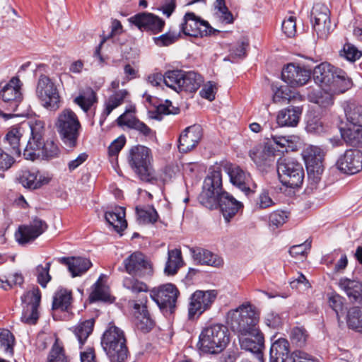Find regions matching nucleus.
<instances>
[{"mask_svg": "<svg viewBox=\"0 0 362 362\" xmlns=\"http://www.w3.org/2000/svg\"><path fill=\"white\" fill-rule=\"evenodd\" d=\"M313 75L315 82L321 88L315 96V103L323 107L333 104L334 95L343 93L351 87V81L346 73L327 62L315 66Z\"/></svg>", "mask_w": 362, "mask_h": 362, "instance_id": "f257e3e1", "label": "nucleus"}, {"mask_svg": "<svg viewBox=\"0 0 362 362\" xmlns=\"http://www.w3.org/2000/svg\"><path fill=\"white\" fill-rule=\"evenodd\" d=\"M55 127L66 148L73 149L77 146L82 126L73 110L69 108L63 110L57 116Z\"/></svg>", "mask_w": 362, "mask_h": 362, "instance_id": "f03ea898", "label": "nucleus"}, {"mask_svg": "<svg viewBox=\"0 0 362 362\" xmlns=\"http://www.w3.org/2000/svg\"><path fill=\"white\" fill-rule=\"evenodd\" d=\"M230 341L228 328L221 324H214L203 329L199 337L200 349L211 354L222 352Z\"/></svg>", "mask_w": 362, "mask_h": 362, "instance_id": "7ed1b4c3", "label": "nucleus"}, {"mask_svg": "<svg viewBox=\"0 0 362 362\" xmlns=\"http://www.w3.org/2000/svg\"><path fill=\"white\" fill-rule=\"evenodd\" d=\"M102 346L111 361L122 362L127 357V347L124 332L119 327L110 325L103 334Z\"/></svg>", "mask_w": 362, "mask_h": 362, "instance_id": "20e7f679", "label": "nucleus"}, {"mask_svg": "<svg viewBox=\"0 0 362 362\" xmlns=\"http://www.w3.org/2000/svg\"><path fill=\"white\" fill-rule=\"evenodd\" d=\"M130 166L141 180L151 182L156 180L154 170L151 165V150L144 146L133 147L128 156Z\"/></svg>", "mask_w": 362, "mask_h": 362, "instance_id": "39448f33", "label": "nucleus"}, {"mask_svg": "<svg viewBox=\"0 0 362 362\" xmlns=\"http://www.w3.org/2000/svg\"><path fill=\"white\" fill-rule=\"evenodd\" d=\"M230 325L238 334H246L259 329V317L250 305H243L230 314Z\"/></svg>", "mask_w": 362, "mask_h": 362, "instance_id": "423d86ee", "label": "nucleus"}, {"mask_svg": "<svg viewBox=\"0 0 362 362\" xmlns=\"http://www.w3.org/2000/svg\"><path fill=\"white\" fill-rule=\"evenodd\" d=\"M226 192L222 188L221 171L213 170L204 179L199 200L202 205L209 209H217L218 199Z\"/></svg>", "mask_w": 362, "mask_h": 362, "instance_id": "0eeeda50", "label": "nucleus"}, {"mask_svg": "<svg viewBox=\"0 0 362 362\" xmlns=\"http://www.w3.org/2000/svg\"><path fill=\"white\" fill-rule=\"evenodd\" d=\"M276 170L280 182L291 188L300 187L304 179L302 165L291 158H280L276 162Z\"/></svg>", "mask_w": 362, "mask_h": 362, "instance_id": "6e6552de", "label": "nucleus"}, {"mask_svg": "<svg viewBox=\"0 0 362 362\" xmlns=\"http://www.w3.org/2000/svg\"><path fill=\"white\" fill-rule=\"evenodd\" d=\"M36 97L41 105L49 111L55 112L61 106V97L55 83L47 76H40L36 89Z\"/></svg>", "mask_w": 362, "mask_h": 362, "instance_id": "1a4fd4ad", "label": "nucleus"}, {"mask_svg": "<svg viewBox=\"0 0 362 362\" xmlns=\"http://www.w3.org/2000/svg\"><path fill=\"white\" fill-rule=\"evenodd\" d=\"M179 296L178 288L173 284L160 285L151 291V297L159 308L170 314L175 311Z\"/></svg>", "mask_w": 362, "mask_h": 362, "instance_id": "9d476101", "label": "nucleus"}, {"mask_svg": "<svg viewBox=\"0 0 362 362\" xmlns=\"http://www.w3.org/2000/svg\"><path fill=\"white\" fill-rule=\"evenodd\" d=\"M29 127L31 136L24 148L23 156L25 159L34 160L40 156V150L45 143V123L41 120L31 121Z\"/></svg>", "mask_w": 362, "mask_h": 362, "instance_id": "9b49d317", "label": "nucleus"}, {"mask_svg": "<svg viewBox=\"0 0 362 362\" xmlns=\"http://www.w3.org/2000/svg\"><path fill=\"white\" fill-rule=\"evenodd\" d=\"M29 127L31 136L24 148L23 156L25 159L34 160L40 156V150L45 143V123L41 120L31 121Z\"/></svg>", "mask_w": 362, "mask_h": 362, "instance_id": "f8f14e48", "label": "nucleus"}, {"mask_svg": "<svg viewBox=\"0 0 362 362\" xmlns=\"http://www.w3.org/2000/svg\"><path fill=\"white\" fill-rule=\"evenodd\" d=\"M217 296L215 290L201 291L194 292L188 305V318H198L203 313L209 310Z\"/></svg>", "mask_w": 362, "mask_h": 362, "instance_id": "ddd939ff", "label": "nucleus"}, {"mask_svg": "<svg viewBox=\"0 0 362 362\" xmlns=\"http://www.w3.org/2000/svg\"><path fill=\"white\" fill-rule=\"evenodd\" d=\"M180 31L185 35L192 37H203L215 35L219 30L213 28L207 21L201 20L194 13H187L180 25Z\"/></svg>", "mask_w": 362, "mask_h": 362, "instance_id": "4468645a", "label": "nucleus"}, {"mask_svg": "<svg viewBox=\"0 0 362 362\" xmlns=\"http://www.w3.org/2000/svg\"><path fill=\"white\" fill-rule=\"evenodd\" d=\"M302 156L306 165L309 179H313L314 182L317 183L324 171L323 151L318 146H309L303 151Z\"/></svg>", "mask_w": 362, "mask_h": 362, "instance_id": "2eb2a0df", "label": "nucleus"}, {"mask_svg": "<svg viewBox=\"0 0 362 362\" xmlns=\"http://www.w3.org/2000/svg\"><path fill=\"white\" fill-rule=\"evenodd\" d=\"M311 22L317 38L326 40L332 30L329 8L324 4H315L311 13Z\"/></svg>", "mask_w": 362, "mask_h": 362, "instance_id": "dca6fc26", "label": "nucleus"}, {"mask_svg": "<svg viewBox=\"0 0 362 362\" xmlns=\"http://www.w3.org/2000/svg\"><path fill=\"white\" fill-rule=\"evenodd\" d=\"M21 300L25 307L21 316V320L28 325H35L38 318V307L41 300V293L37 287H33L25 292L21 297Z\"/></svg>", "mask_w": 362, "mask_h": 362, "instance_id": "f3484780", "label": "nucleus"}, {"mask_svg": "<svg viewBox=\"0 0 362 362\" xmlns=\"http://www.w3.org/2000/svg\"><path fill=\"white\" fill-rule=\"evenodd\" d=\"M22 82L18 77H13L0 91L5 108L16 112L23 100Z\"/></svg>", "mask_w": 362, "mask_h": 362, "instance_id": "a211bd4d", "label": "nucleus"}, {"mask_svg": "<svg viewBox=\"0 0 362 362\" xmlns=\"http://www.w3.org/2000/svg\"><path fill=\"white\" fill-rule=\"evenodd\" d=\"M276 148L272 142L254 146L249 153L250 158L261 171H267L274 163Z\"/></svg>", "mask_w": 362, "mask_h": 362, "instance_id": "6ab92c4d", "label": "nucleus"}, {"mask_svg": "<svg viewBox=\"0 0 362 362\" xmlns=\"http://www.w3.org/2000/svg\"><path fill=\"white\" fill-rule=\"evenodd\" d=\"M129 21L141 31H146L151 34L161 32L165 24V21L158 16L145 12L134 15Z\"/></svg>", "mask_w": 362, "mask_h": 362, "instance_id": "aec40b11", "label": "nucleus"}, {"mask_svg": "<svg viewBox=\"0 0 362 362\" xmlns=\"http://www.w3.org/2000/svg\"><path fill=\"white\" fill-rule=\"evenodd\" d=\"M124 266L127 273L133 276L144 277L152 273L151 264L144 254L136 252L124 260Z\"/></svg>", "mask_w": 362, "mask_h": 362, "instance_id": "412c9836", "label": "nucleus"}, {"mask_svg": "<svg viewBox=\"0 0 362 362\" xmlns=\"http://www.w3.org/2000/svg\"><path fill=\"white\" fill-rule=\"evenodd\" d=\"M337 168L342 173L353 175L362 170V152L357 149L346 150L337 162Z\"/></svg>", "mask_w": 362, "mask_h": 362, "instance_id": "4be33fe9", "label": "nucleus"}, {"mask_svg": "<svg viewBox=\"0 0 362 362\" xmlns=\"http://www.w3.org/2000/svg\"><path fill=\"white\" fill-rule=\"evenodd\" d=\"M47 228L45 221L35 218L29 224L19 226L16 233V240L21 244L27 243L36 239L46 230Z\"/></svg>", "mask_w": 362, "mask_h": 362, "instance_id": "5701e85b", "label": "nucleus"}, {"mask_svg": "<svg viewBox=\"0 0 362 362\" xmlns=\"http://www.w3.org/2000/svg\"><path fill=\"white\" fill-rule=\"evenodd\" d=\"M310 70L294 64H288L281 72L282 79L291 86L305 85L310 78Z\"/></svg>", "mask_w": 362, "mask_h": 362, "instance_id": "b1692460", "label": "nucleus"}, {"mask_svg": "<svg viewBox=\"0 0 362 362\" xmlns=\"http://www.w3.org/2000/svg\"><path fill=\"white\" fill-rule=\"evenodd\" d=\"M146 295H142L139 302L134 303V323L136 328L143 332H148L154 327V321L147 310L146 303Z\"/></svg>", "mask_w": 362, "mask_h": 362, "instance_id": "393cba45", "label": "nucleus"}, {"mask_svg": "<svg viewBox=\"0 0 362 362\" xmlns=\"http://www.w3.org/2000/svg\"><path fill=\"white\" fill-rule=\"evenodd\" d=\"M238 339L241 349L256 354L259 358L262 357L264 339L259 329L246 334H238Z\"/></svg>", "mask_w": 362, "mask_h": 362, "instance_id": "a878e982", "label": "nucleus"}, {"mask_svg": "<svg viewBox=\"0 0 362 362\" xmlns=\"http://www.w3.org/2000/svg\"><path fill=\"white\" fill-rule=\"evenodd\" d=\"M202 136V128L199 125L189 127L185 129L179 138V151L187 153L192 150L199 142Z\"/></svg>", "mask_w": 362, "mask_h": 362, "instance_id": "bb28decb", "label": "nucleus"}, {"mask_svg": "<svg viewBox=\"0 0 362 362\" xmlns=\"http://www.w3.org/2000/svg\"><path fill=\"white\" fill-rule=\"evenodd\" d=\"M243 205L240 202L236 200L227 192L222 194L218 199V207L223 214L226 222H229L234 217Z\"/></svg>", "mask_w": 362, "mask_h": 362, "instance_id": "cd10ccee", "label": "nucleus"}, {"mask_svg": "<svg viewBox=\"0 0 362 362\" xmlns=\"http://www.w3.org/2000/svg\"><path fill=\"white\" fill-rule=\"evenodd\" d=\"M339 286L349 300L362 308V283L358 281L343 278L339 280Z\"/></svg>", "mask_w": 362, "mask_h": 362, "instance_id": "c85d7f7f", "label": "nucleus"}, {"mask_svg": "<svg viewBox=\"0 0 362 362\" xmlns=\"http://www.w3.org/2000/svg\"><path fill=\"white\" fill-rule=\"evenodd\" d=\"M59 262L67 266L73 277L82 275L92 265L88 259L81 257H61Z\"/></svg>", "mask_w": 362, "mask_h": 362, "instance_id": "c756f323", "label": "nucleus"}, {"mask_svg": "<svg viewBox=\"0 0 362 362\" xmlns=\"http://www.w3.org/2000/svg\"><path fill=\"white\" fill-rule=\"evenodd\" d=\"M189 251L193 259L200 264L219 267L223 264V259L208 250L202 247H190Z\"/></svg>", "mask_w": 362, "mask_h": 362, "instance_id": "7c9ffc66", "label": "nucleus"}, {"mask_svg": "<svg viewBox=\"0 0 362 362\" xmlns=\"http://www.w3.org/2000/svg\"><path fill=\"white\" fill-rule=\"evenodd\" d=\"M301 114V107L289 106L279 112L276 121L281 127H295L298 124Z\"/></svg>", "mask_w": 362, "mask_h": 362, "instance_id": "2f4dec72", "label": "nucleus"}, {"mask_svg": "<svg viewBox=\"0 0 362 362\" xmlns=\"http://www.w3.org/2000/svg\"><path fill=\"white\" fill-rule=\"evenodd\" d=\"M128 95V91L127 90L122 89L115 92L108 98V99L105 101V109L100 117L99 124L100 126L103 124L105 120L112 112V111L124 103Z\"/></svg>", "mask_w": 362, "mask_h": 362, "instance_id": "473e14b6", "label": "nucleus"}, {"mask_svg": "<svg viewBox=\"0 0 362 362\" xmlns=\"http://www.w3.org/2000/svg\"><path fill=\"white\" fill-rule=\"evenodd\" d=\"M228 174L233 185L237 186L243 192H247L250 190V174L236 165L229 167Z\"/></svg>", "mask_w": 362, "mask_h": 362, "instance_id": "72a5a7b5", "label": "nucleus"}, {"mask_svg": "<svg viewBox=\"0 0 362 362\" xmlns=\"http://www.w3.org/2000/svg\"><path fill=\"white\" fill-rule=\"evenodd\" d=\"M127 111L121 115L117 119L119 125H125L134 129L145 136L153 137L154 132L145 123L137 118L127 115Z\"/></svg>", "mask_w": 362, "mask_h": 362, "instance_id": "f704fd0d", "label": "nucleus"}, {"mask_svg": "<svg viewBox=\"0 0 362 362\" xmlns=\"http://www.w3.org/2000/svg\"><path fill=\"white\" fill-rule=\"evenodd\" d=\"M289 353V343L279 338L272 343L269 351V362H286Z\"/></svg>", "mask_w": 362, "mask_h": 362, "instance_id": "c9c22d12", "label": "nucleus"}, {"mask_svg": "<svg viewBox=\"0 0 362 362\" xmlns=\"http://www.w3.org/2000/svg\"><path fill=\"white\" fill-rule=\"evenodd\" d=\"M184 264L182 252L175 248L168 250V258L164 267V273L168 276H173L177 273L180 267Z\"/></svg>", "mask_w": 362, "mask_h": 362, "instance_id": "e433bc0d", "label": "nucleus"}, {"mask_svg": "<svg viewBox=\"0 0 362 362\" xmlns=\"http://www.w3.org/2000/svg\"><path fill=\"white\" fill-rule=\"evenodd\" d=\"M124 217L125 211L122 207H116L113 211H107L105 214L107 222L117 232L124 230L127 226Z\"/></svg>", "mask_w": 362, "mask_h": 362, "instance_id": "4c0bfd02", "label": "nucleus"}, {"mask_svg": "<svg viewBox=\"0 0 362 362\" xmlns=\"http://www.w3.org/2000/svg\"><path fill=\"white\" fill-rule=\"evenodd\" d=\"M71 303V292L66 288H60L56 291L53 297L52 309L68 311Z\"/></svg>", "mask_w": 362, "mask_h": 362, "instance_id": "58836bf2", "label": "nucleus"}, {"mask_svg": "<svg viewBox=\"0 0 362 362\" xmlns=\"http://www.w3.org/2000/svg\"><path fill=\"white\" fill-rule=\"evenodd\" d=\"M344 140L353 146L362 147V127L349 125L346 129H341Z\"/></svg>", "mask_w": 362, "mask_h": 362, "instance_id": "ea45409f", "label": "nucleus"}, {"mask_svg": "<svg viewBox=\"0 0 362 362\" xmlns=\"http://www.w3.org/2000/svg\"><path fill=\"white\" fill-rule=\"evenodd\" d=\"M202 81V76L197 73L194 71H183L179 91L194 92L200 87Z\"/></svg>", "mask_w": 362, "mask_h": 362, "instance_id": "a19ab883", "label": "nucleus"}, {"mask_svg": "<svg viewBox=\"0 0 362 362\" xmlns=\"http://www.w3.org/2000/svg\"><path fill=\"white\" fill-rule=\"evenodd\" d=\"M93 327L94 320L89 319L79 323L74 328V333L78 341L80 348H81L89 335L92 333Z\"/></svg>", "mask_w": 362, "mask_h": 362, "instance_id": "79ce46f5", "label": "nucleus"}, {"mask_svg": "<svg viewBox=\"0 0 362 362\" xmlns=\"http://www.w3.org/2000/svg\"><path fill=\"white\" fill-rule=\"evenodd\" d=\"M136 211L137 219L139 223L141 224H153L158 221L159 217L156 210L152 206H136Z\"/></svg>", "mask_w": 362, "mask_h": 362, "instance_id": "37998d69", "label": "nucleus"}, {"mask_svg": "<svg viewBox=\"0 0 362 362\" xmlns=\"http://www.w3.org/2000/svg\"><path fill=\"white\" fill-rule=\"evenodd\" d=\"M38 171L36 170H23L19 177L20 182L25 187L37 189L41 187L42 182L38 178Z\"/></svg>", "mask_w": 362, "mask_h": 362, "instance_id": "c03bdc74", "label": "nucleus"}, {"mask_svg": "<svg viewBox=\"0 0 362 362\" xmlns=\"http://www.w3.org/2000/svg\"><path fill=\"white\" fill-rule=\"evenodd\" d=\"M344 112L349 125L362 127V106L350 103L345 107Z\"/></svg>", "mask_w": 362, "mask_h": 362, "instance_id": "a18cd8bd", "label": "nucleus"}, {"mask_svg": "<svg viewBox=\"0 0 362 362\" xmlns=\"http://www.w3.org/2000/svg\"><path fill=\"white\" fill-rule=\"evenodd\" d=\"M47 362H69L63 344L58 338H56L48 354Z\"/></svg>", "mask_w": 362, "mask_h": 362, "instance_id": "49530a36", "label": "nucleus"}, {"mask_svg": "<svg viewBox=\"0 0 362 362\" xmlns=\"http://www.w3.org/2000/svg\"><path fill=\"white\" fill-rule=\"evenodd\" d=\"M22 127L16 126L10 129L6 135V140L12 148V153L20 155V139L22 136Z\"/></svg>", "mask_w": 362, "mask_h": 362, "instance_id": "de8ad7c7", "label": "nucleus"}, {"mask_svg": "<svg viewBox=\"0 0 362 362\" xmlns=\"http://www.w3.org/2000/svg\"><path fill=\"white\" fill-rule=\"evenodd\" d=\"M347 325L356 332L362 333V310L360 307H353L349 310Z\"/></svg>", "mask_w": 362, "mask_h": 362, "instance_id": "09e8293b", "label": "nucleus"}, {"mask_svg": "<svg viewBox=\"0 0 362 362\" xmlns=\"http://www.w3.org/2000/svg\"><path fill=\"white\" fill-rule=\"evenodd\" d=\"M96 100L97 98L95 92L90 88L87 92L81 93L75 98L74 102L85 112H87Z\"/></svg>", "mask_w": 362, "mask_h": 362, "instance_id": "8fccbe9b", "label": "nucleus"}, {"mask_svg": "<svg viewBox=\"0 0 362 362\" xmlns=\"http://www.w3.org/2000/svg\"><path fill=\"white\" fill-rule=\"evenodd\" d=\"M182 76L183 71L182 70L168 71L163 75V82L167 86L179 92Z\"/></svg>", "mask_w": 362, "mask_h": 362, "instance_id": "3c124183", "label": "nucleus"}, {"mask_svg": "<svg viewBox=\"0 0 362 362\" xmlns=\"http://www.w3.org/2000/svg\"><path fill=\"white\" fill-rule=\"evenodd\" d=\"M296 139L294 136H272V139L267 142H272L276 151H284L288 148H292Z\"/></svg>", "mask_w": 362, "mask_h": 362, "instance_id": "603ef678", "label": "nucleus"}, {"mask_svg": "<svg viewBox=\"0 0 362 362\" xmlns=\"http://www.w3.org/2000/svg\"><path fill=\"white\" fill-rule=\"evenodd\" d=\"M14 337L8 329H0V349L11 355L13 352Z\"/></svg>", "mask_w": 362, "mask_h": 362, "instance_id": "864d4df0", "label": "nucleus"}, {"mask_svg": "<svg viewBox=\"0 0 362 362\" xmlns=\"http://www.w3.org/2000/svg\"><path fill=\"white\" fill-rule=\"evenodd\" d=\"M123 286L134 293H146L148 291V286L146 284L134 279L133 276L124 278Z\"/></svg>", "mask_w": 362, "mask_h": 362, "instance_id": "5fc2aeb1", "label": "nucleus"}, {"mask_svg": "<svg viewBox=\"0 0 362 362\" xmlns=\"http://www.w3.org/2000/svg\"><path fill=\"white\" fill-rule=\"evenodd\" d=\"M180 37V32L169 31L158 37H153L155 44L159 47L169 46Z\"/></svg>", "mask_w": 362, "mask_h": 362, "instance_id": "6e6d98bb", "label": "nucleus"}, {"mask_svg": "<svg viewBox=\"0 0 362 362\" xmlns=\"http://www.w3.org/2000/svg\"><path fill=\"white\" fill-rule=\"evenodd\" d=\"M51 262H47L45 266L40 264L36 267V276L37 282L43 288H45L47 284L51 280V276L49 274Z\"/></svg>", "mask_w": 362, "mask_h": 362, "instance_id": "4d7b16f0", "label": "nucleus"}, {"mask_svg": "<svg viewBox=\"0 0 362 362\" xmlns=\"http://www.w3.org/2000/svg\"><path fill=\"white\" fill-rule=\"evenodd\" d=\"M308 334L306 330L302 327H294L291 330V340L296 346H302L305 344Z\"/></svg>", "mask_w": 362, "mask_h": 362, "instance_id": "13d9d810", "label": "nucleus"}, {"mask_svg": "<svg viewBox=\"0 0 362 362\" xmlns=\"http://www.w3.org/2000/svg\"><path fill=\"white\" fill-rule=\"evenodd\" d=\"M58 153L59 148L57 145L53 141L47 140L42 145V150H40V156L50 158L57 156Z\"/></svg>", "mask_w": 362, "mask_h": 362, "instance_id": "bf43d9fd", "label": "nucleus"}, {"mask_svg": "<svg viewBox=\"0 0 362 362\" xmlns=\"http://www.w3.org/2000/svg\"><path fill=\"white\" fill-rule=\"evenodd\" d=\"M342 52L343 54H341L344 56L346 59L351 62H354L358 59L362 55L361 51L349 43L344 45Z\"/></svg>", "mask_w": 362, "mask_h": 362, "instance_id": "052dcab7", "label": "nucleus"}, {"mask_svg": "<svg viewBox=\"0 0 362 362\" xmlns=\"http://www.w3.org/2000/svg\"><path fill=\"white\" fill-rule=\"evenodd\" d=\"M291 91L288 86H281L277 88L273 95L274 103H281L283 101H289L292 98Z\"/></svg>", "mask_w": 362, "mask_h": 362, "instance_id": "680f3d73", "label": "nucleus"}, {"mask_svg": "<svg viewBox=\"0 0 362 362\" xmlns=\"http://www.w3.org/2000/svg\"><path fill=\"white\" fill-rule=\"evenodd\" d=\"M110 294L106 288L98 281L95 283V288L91 293V298L94 300L107 301L110 299Z\"/></svg>", "mask_w": 362, "mask_h": 362, "instance_id": "e2e57ef3", "label": "nucleus"}, {"mask_svg": "<svg viewBox=\"0 0 362 362\" xmlns=\"http://www.w3.org/2000/svg\"><path fill=\"white\" fill-rule=\"evenodd\" d=\"M287 219L286 212L282 211H275L269 215V225L278 228L282 226Z\"/></svg>", "mask_w": 362, "mask_h": 362, "instance_id": "0e129e2a", "label": "nucleus"}, {"mask_svg": "<svg viewBox=\"0 0 362 362\" xmlns=\"http://www.w3.org/2000/svg\"><path fill=\"white\" fill-rule=\"evenodd\" d=\"M282 30L286 36L293 37L296 33V19L293 16L284 20L282 23Z\"/></svg>", "mask_w": 362, "mask_h": 362, "instance_id": "69168bd1", "label": "nucleus"}, {"mask_svg": "<svg viewBox=\"0 0 362 362\" xmlns=\"http://www.w3.org/2000/svg\"><path fill=\"white\" fill-rule=\"evenodd\" d=\"M274 204V202L269 197L267 192H262L258 197L256 202V208L259 209L270 207Z\"/></svg>", "mask_w": 362, "mask_h": 362, "instance_id": "338daca9", "label": "nucleus"}, {"mask_svg": "<svg viewBox=\"0 0 362 362\" xmlns=\"http://www.w3.org/2000/svg\"><path fill=\"white\" fill-rule=\"evenodd\" d=\"M216 90V85L209 82L203 86L199 94L203 98L212 101L215 99Z\"/></svg>", "mask_w": 362, "mask_h": 362, "instance_id": "774afa93", "label": "nucleus"}]
</instances>
